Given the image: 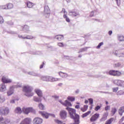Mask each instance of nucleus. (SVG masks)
<instances>
[{
	"label": "nucleus",
	"instance_id": "1",
	"mask_svg": "<svg viewBox=\"0 0 124 124\" xmlns=\"http://www.w3.org/2000/svg\"><path fill=\"white\" fill-rule=\"evenodd\" d=\"M33 88L30 85H25L23 87L22 91L24 93V95L28 97L33 96V92H32Z\"/></svg>",
	"mask_w": 124,
	"mask_h": 124
},
{
	"label": "nucleus",
	"instance_id": "2",
	"mask_svg": "<svg viewBox=\"0 0 124 124\" xmlns=\"http://www.w3.org/2000/svg\"><path fill=\"white\" fill-rule=\"evenodd\" d=\"M39 77L41 80L46 82H57L61 80V78H54L49 76H41V75H40Z\"/></svg>",
	"mask_w": 124,
	"mask_h": 124
},
{
	"label": "nucleus",
	"instance_id": "3",
	"mask_svg": "<svg viewBox=\"0 0 124 124\" xmlns=\"http://www.w3.org/2000/svg\"><path fill=\"white\" fill-rule=\"evenodd\" d=\"M108 74L112 76H117V77H119L122 75V72L117 70H110L108 72Z\"/></svg>",
	"mask_w": 124,
	"mask_h": 124
},
{
	"label": "nucleus",
	"instance_id": "4",
	"mask_svg": "<svg viewBox=\"0 0 124 124\" xmlns=\"http://www.w3.org/2000/svg\"><path fill=\"white\" fill-rule=\"evenodd\" d=\"M40 115H41L43 118H45V119H48L49 116H51L52 117H55V114L48 113L46 111H39Z\"/></svg>",
	"mask_w": 124,
	"mask_h": 124
},
{
	"label": "nucleus",
	"instance_id": "5",
	"mask_svg": "<svg viewBox=\"0 0 124 124\" xmlns=\"http://www.w3.org/2000/svg\"><path fill=\"white\" fill-rule=\"evenodd\" d=\"M113 83L116 86H119V87H124V81L121 79H115L113 80Z\"/></svg>",
	"mask_w": 124,
	"mask_h": 124
},
{
	"label": "nucleus",
	"instance_id": "6",
	"mask_svg": "<svg viewBox=\"0 0 124 124\" xmlns=\"http://www.w3.org/2000/svg\"><path fill=\"white\" fill-rule=\"evenodd\" d=\"M22 112L24 113V114H29V113H34V109L32 108H22Z\"/></svg>",
	"mask_w": 124,
	"mask_h": 124
},
{
	"label": "nucleus",
	"instance_id": "7",
	"mask_svg": "<svg viewBox=\"0 0 124 124\" xmlns=\"http://www.w3.org/2000/svg\"><path fill=\"white\" fill-rule=\"evenodd\" d=\"M62 13H63V17L64 18V19H65L66 22H67V23H69L70 22V19H69V17H68V16H67V12H66V11H65V9L63 8L62 9Z\"/></svg>",
	"mask_w": 124,
	"mask_h": 124
},
{
	"label": "nucleus",
	"instance_id": "8",
	"mask_svg": "<svg viewBox=\"0 0 124 124\" xmlns=\"http://www.w3.org/2000/svg\"><path fill=\"white\" fill-rule=\"evenodd\" d=\"M44 15L48 18L50 16V9L49 8V6L48 5H45L44 7Z\"/></svg>",
	"mask_w": 124,
	"mask_h": 124
},
{
	"label": "nucleus",
	"instance_id": "9",
	"mask_svg": "<svg viewBox=\"0 0 124 124\" xmlns=\"http://www.w3.org/2000/svg\"><path fill=\"white\" fill-rule=\"evenodd\" d=\"M43 119L39 117H36L33 120L32 123L33 124H42Z\"/></svg>",
	"mask_w": 124,
	"mask_h": 124
},
{
	"label": "nucleus",
	"instance_id": "10",
	"mask_svg": "<svg viewBox=\"0 0 124 124\" xmlns=\"http://www.w3.org/2000/svg\"><path fill=\"white\" fill-rule=\"evenodd\" d=\"M1 81L4 84H9L12 83V79L6 77H3L1 78Z\"/></svg>",
	"mask_w": 124,
	"mask_h": 124
},
{
	"label": "nucleus",
	"instance_id": "11",
	"mask_svg": "<svg viewBox=\"0 0 124 124\" xmlns=\"http://www.w3.org/2000/svg\"><path fill=\"white\" fill-rule=\"evenodd\" d=\"M9 112L10 110L8 108L0 109V115H7V114H9Z\"/></svg>",
	"mask_w": 124,
	"mask_h": 124
},
{
	"label": "nucleus",
	"instance_id": "12",
	"mask_svg": "<svg viewBox=\"0 0 124 124\" xmlns=\"http://www.w3.org/2000/svg\"><path fill=\"white\" fill-rule=\"evenodd\" d=\"M69 16H72V17H77L80 16L79 13L75 10L70 11L69 12Z\"/></svg>",
	"mask_w": 124,
	"mask_h": 124
},
{
	"label": "nucleus",
	"instance_id": "13",
	"mask_svg": "<svg viewBox=\"0 0 124 124\" xmlns=\"http://www.w3.org/2000/svg\"><path fill=\"white\" fill-rule=\"evenodd\" d=\"M31 119L30 118H26L22 120L19 124H31Z\"/></svg>",
	"mask_w": 124,
	"mask_h": 124
},
{
	"label": "nucleus",
	"instance_id": "14",
	"mask_svg": "<svg viewBox=\"0 0 124 124\" xmlns=\"http://www.w3.org/2000/svg\"><path fill=\"white\" fill-rule=\"evenodd\" d=\"M0 122L1 123V124H8L10 123V119L5 118L4 119L3 117H0Z\"/></svg>",
	"mask_w": 124,
	"mask_h": 124
},
{
	"label": "nucleus",
	"instance_id": "15",
	"mask_svg": "<svg viewBox=\"0 0 124 124\" xmlns=\"http://www.w3.org/2000/svg\"><path fill=\"white\" fill-rule=\"evenodd\" d=\"M34 92L37 94L39 97L40 98L43 96V93H42V91H41V90L36 88L34 90Z\"/></svg>",
	"mask_w": 124,
	"mask_h": 124
},
{
	"label": "nucleus",
	"instance_id": "16",
	"mask_svg": "<svg viewBox=\"0 0 124 124\" xmlns=\"http://www.w3.org/2000/svg\"><path fill=\"white\" fill-rule=\"evenodd\" d=\"M5 91H6V85L4 83H2L0 84V92L4 93Z\"/></svg>",
	"mask_w": 124,
	"mask_h": 124
},
{
	"label": "nucleus",
	"instance_id": "17",
	"mask_svg": "<svg viewBox=\"0 0 124 124\" xmlns=\"http://www.w3.org/2000/svg\"><path fill=\"white\" fill-rule=\"evenodd\" d=\"M99 118V114L95 113L90 119L91 122H95Z\"/></svg>",
	"mask_w": 124,
	"mask_h": 124
},
{
	"label": "nucleus",
	"instance_id": "18",
	"mask_svg": "<svg viewBox=\"0 0 124 124\" xmlns=\"http://www.w3.org/2000/svg\"><path fill=\"white\" fill-rule=\"evenodd\" d=\"M58 74L60 77L63 78L64 79H65V78H67V77H68V75L66 73L59 72H58Z\"/></svg>",
	"mask_w": 124,
	"mask_h": 124
},
{
	"label": "nucleus",
	"instance_id": "19",
	"mask_svg": "<svg viewBox=\"0 0 124 124\" xmlns=\"http://www.w3.org/2000/svg\"><path fill=\"white\" fill-rule=\"evenodd\" d=\"M60 115L62 119H65V118H66L67 113L65 110H61Z\"/></svg>",
	"mask_w": 124,
	"mask_h": 124
},
{
	"label": "nucleus",
	"instance_id": "20",
	"mask_svg": "<svg viewBox=\"0 0 124 124\" xmlns=\"http://www.w3.org/2000/svg\"><path fill=\"white\" fill-rule=\"evenodd\" d=\"M13 93H14V89L12 86H11L9 90L7 92V94L8 96H10V95H12Z\"/></svg>",
	"mask_w": 124,
	"mask_h": 124
},
{
	"label": "nucleus",
	"instance_id": "21",
	"mask_svg": "<svg viewBox=\"0 0 124 124\" xmlns=\"http://www.w3.org/2000/svg\"><path fill=\"white\" fill-rule=\"evenodd\" d=\"M97 14H98V10H94L90 13L89 17H93V16H95V15H97Z\"/></svg>",
	"mask_w": 124,
	"mask_h": 124
},
{
	"label": "nucleus",
	"instance_id": "22",
	"mask_svg": "<svg viewBox=\"0 0 124 124\" xmlns=\"http://www.w3.org/2000/svg\"><path fill=\"white\" fill-rule=\"evenodd\" d=\"M28 74L29 75H31L32 76H35L36 77H39L40 76V74H38L37 73H36L35 72L32 71V72H28Z\"/></svg>",
	"mask_w": 124,
	"mask_h": 124
},
{
	"label": "nucleus",
	"instance_id": "23",
	"mask_svg": "<svg viewBox=\"0 0 124 124\" xmlns=\"http://www.w3.org/2000/svg\"><path fill=\"white\" fill-rule=\"evenodd\" d=\"M21 31H25L26 32H29L30 31L28 25H25L24 27L21 26Z\"/></svg>",
	"mask_w": 124,
	"mask_h": 124
},
{
	"label": "nucleus",
	"instance_id": "24",
	"mask_svg": "<svg viewBox=\"0 0 124 124\" xmlns=\"http://www.w3.org/2000/svg\"><path fill=\"white\" fill-rule=\"evenodd\" d=\"M18 37L19 38H22L23 39H33V38H34V37H33L32 36H27L26 37H23V36L21 35H18Z\"/></svg>",
	"mask_w": 124,
	"mask_h": 124
},
{
	"label": "nucleus",
	"instance_id": "25",
	"mask_svg": "<svg viewBox=\"0 0 124 124\" xmlns=\"http://www.w3.org/2000/svg\"><path fill=\"white\" fill-rule=\"evenodd\" d=\"M54 38L57 39L59 41H62V40H63L64 37L63 35H57L54 37Z\"/></svg>",
	"mask_w": 124,
	"mask_h": 124
},
{
	"label": "nucleus",
	"instance_id": "26",
	"mask_svg": "<svg viewBox=\"0 0 124 124\" xmlns=\"http://www.w3.org/2000/svg\"><path fill=\"white\" fill-rule=\"evenodd\" d=\"M108 114L109 113L107 111L104 113L103 117L101 119V122H103V121H106V120H107V117H108Z\"/></svg>",
	"mask_w": 124,
	"mask_h": 124
},
{
	"label": "nucleus",
	"instance_id": "27",
	"mask_svg": "<svg viewBox=\"0 0 124 124\" xmlns=\"http://www.w3.org/2000/svg\"><path fill=\"white\" fill-rule=\"evenodd\" d=\"M117 56L119 58H124V49L120 50V53Z\"/></svg>",
	"mask_w": 124,
	"mask_h": 124
},
{
	"label": "nucleus",
	"instance_id": "28",
	"mask_svg": "<svg viewBox=\"0 0 124 124\" xmlns=\"http://www.w3.org/2000/svg\"><path fill=\"white\" fill-rule=\"evenodd\" d=\"M16 85H13L12 87L14 89H17L18 88H21L22 87V83L21 82H17Z\"/></svg>",
	"mask_w": 124,
	"mask_h": 124
},
{
	"label": "nucleus",
	"instance_id": "29",
	"mask_svg": "<svg viewBox=\"0 0 124 124\" xmlns=\"http://www.w3.org/2000/svg\"><path fill=\"white\" fill-rule=\"evenodd\" d=\"M63 106H65L66 107H68V106H72V105L70 102L68 101L67 100H66L63 104Z\"/></svg>",
	"mask_w": 124,
	"mask_h": 124
},
{
	"label": "nucleus",
	"instance_id": "30",
	"mask_svg": "<svg viewBox=\"0 0 124 124\" xmlns=\"http://www.w3.org/2000/svg\"><path fill=\"white\" fill-rule=\"evenodd\" d=\"M15 113L16 114H21L22 113V109L20 107H17L15 110Z\"/></svg>",
	"mask_w": 124,
	"mask_h": 124
},
{
	"label": "nucleus",
	"instance_id": "31",
	"mask_svg": "<svg viewBox=\"0 0 124 124\" xmlns=\"http://www.w3.org/2000/svg\"><path fill=\"white\" fill-rule=\"evenodd\" d=\"M124 112V106L120 108L119 110V114L121 116H123V113Z\"/></svg>",
	"mask_w": 124,
	"mask_h": 124
},
{
	"label": "nucleus",
	"instance_id": "32",
	"mask_svg": "<svg viewBox=\"0 0 124 124\" xmlns=\"http://www.w3.org/2000/svg\"><path fill=\"white\" fill-rule=\"evenodd\" d=\"M33 100L36 102H41V99H40V98H39L38 97L34 96L33 98Z\"/></svg>",
	"mask_w": 124,
	"mask_h": 124
},
{
	"label": "nucleus",
	"instance_id": "33",
	"mask_svg": "<svg viewBox=\"0 0 124 124\" xmlns=\"http://www.w3.org/2000/svg\"><path fill=\"white\" fill-rule=\"evenodd\" d=\"M88 105H84L83 108H80V110L82 112H86V111L88 110Z\"/></svg>",
	"mask_w": 124,
	"mask_h": 124
},
{
	"label": "nucleus",
	"instance_id": "34",
	"mask_svg": "<svg viewBox=\"0 0 124 124\" xmlns=\"http://www.w3.org/2000/svg\"><path fill=\"white\" fill-rule=\"evenodd\" d=\"M26 4L27 5V7H28V8H31V7H32V6H33V3L28 1L26 3Z\"/></svg>",
	"mask_w": 124,
	"mask_h": 124
},
{
	"label": "nucleus",
	"instance_id": "35",
	"mask_svg": "<svg viewBox=\"0 0 124 124\" xmlns=\"http://www.w3.org/2000/svg\"><path fill=\"white\" fill-rule=\"evenodd\" d=\"M118 39L119 41H124V37L122 35H118Z\"/></svg>",
	"mask_w": 124,
	"mask_h": 124
},
{
	"label": "nucleus",
	"instance_id": "36",
	"mask_svg": "<svg viewBox=\"0 0 124 124\" xmlns=\"http://www.w3.org/2000/svg\"><path fill=\"white\" fill-rule=\"evenodd\" d=\"M67 100H69V101L73 102L75 101V97L73 96H68L67 97Z\"/></svg>",
	"mask_w": 124,
	"mask_h": 124
},
{
	"label": "nucleus",
	"instance_id": "37",
	"mask_svg": "<svg viewBox=\"0 0 124 124\" xmlns=\"http://www.w3.org/2000/svg\"><path fill=\"white\" fill-rule=\"evenodd\" d=\"M7 5V9H11L13 8V4L12 3H8Z\"/></svg>",
	"mask_w": 124,
	"mask_h": 124
},
{
	"label": "nucleus",
	"instance_id": "38",
	"mask_svg": "<svg viewBox=\"0 0 124 124\" xmlns=\"http://www.w3.org/2000/svg\"><path fill=\"white\" fill-rule=\"evenodd\" d=\"M88 47H85L84 48H81L80 50L78 52V53H82V52H86L87 50H88Z\"/></svg>",
	"mask_w": 124,
	"mask_h": 124
},
{
	"label": "nucleus",
	"instance_id": "39",
	"mask_svg": "<svg viewBox=\"0 0 124 124\" xmlns=\"http://www.w3.org/2000/svg\"><path fill=\"white\" fill-rule=\"evenodd\" d=\"M117 112V108H111V113L112 114V115L114 116V114H116Z\"/></svg>",
	"mask_w": 124,
	"mask_h": 124
},
{
	"label": "nucleus",
	"instance_id": "40",
	"mask_svg": "<svg viewBox=\"0 0 124 124\" xmlns=\"http://www.w3.org/2000/svg\"><path fill=\"white\" fill-rule=\"evenodd\" d=\"M0 9H2L3 10H7V6L6 5H0Z\"/></svg>",
	"mask_w": 124,
	"mask_h": 124
},
{
	"label": "nucleus",
	"instance_id": "41",
	"mask_svg": "<svg viewBox=\"0 0 124 124\" xmlns=\"http://www.w3.org/2000/svg\"><path fill=\"white\" fill-rule=\"evenodd\" d=\"M91 111H89L87 112L84 113L82 115V118H86V117H87V116H89V115H90V114H91Z\"/></svg>",
	"mask_w": 124,
	"mask_h": 124
},
{
	"label": "nucleus",
	"instance_id": "42",
	"mask_svg": "<svg viewBox=\"0 0 124 124\" xmlns=\"http://www.w3.org/2000/svg\"><path fill=\"white\" fill-rule=\"evenodd\" d=\"M16 100L17 101H18V100H19L18 99H12L10 100V103H11V104H15V101H16Z\"/></svg>",
	"mask_w": 124,
	"mask_h": 124
},
{
	"label": "nucleus",
	"instance_id": "43",
	"mask_svg": "<svg viewBox=\"0 0 124 124\" xmlns=\"http://www.w3.org/2000/svg\"><path fill=\"white\" fill-rule=\"evenodd\" d=\"M121 65H122V63H121L120 62L114 64V67H120Z\"/></svg>",
	"mask_w": 124,
	"mask_h": 124
},
{
	"label": "nucleus",
	"instance_id": "44",
	"mask_svg": "<svg viewBox=\"0 0 124 124\" xmlns=\"http://www.w3.org/2000/svg\"><path fill=\"white\" fill-rule=\"evenodd\" d=\"M104 44V43L103 42L100 43L98 44V45L96 47V49H100V47H101V46H102Z\"/></svg>",
	"mask_w": 124,
	"mask_h": 124
},
{
	"label": "nucleus",
	"instance_id": "45",
	"mask_svg": "<svg viewBox=\"0 0 124 124\" xmlns=\"http://www.w3.org/2000/svg\"><path fill=\"white\" fill-rule=\"evenodd\" d=\"M57 45L59 46V47H64V44H63V43H58Z\"/></svg>",
	"mask_w": 124,
	"mask_h": 124
},
{
	"label": "nucleus",
	"instance_id": "46",
	"mask_svg": "<svg viewBox=\"0 0 124 124\" xmlns=\"http://www.w3.org/2000/svg\"><path fill=\"white\" fill-rule=\"evenodd\" d=\"M39 108L41 109V110H44V105H43L42 104H39Z\"/></svg>",
	"mask_w": 124,
	"mask_h": 124
},
{
	"label": "nucleus",
	"instance_id": "47",
	"mask_svg": "<svg viewBox=\"0 0 124 124\" xmlns=\"http://www.w3.org/2000/svg\"><path fill=\"white\" fill-rule=\"evenodd\" d=\"M112 121L113 118L110 119L106 122L105 124H111L112 123Z\"/></svg>",
	"mask_w": 124,
	"mask_h": 124
},
{
	"label": "nucleus",
	"instance_id": "48",
	"mask_svg": "<svg viewBox=\"0 0 124 124\" xmlns=\"http://www.w3.org/2000/svg\"><path fill=\"white\" fill-rule=\"evenodd\" d=\"M4 22V20L3 19V17L0 15V24H3Z\"/></svg>",
	"mask_w": 124,
	"mask_h": 124
},
{
	"label": "nucleus",
	"instance_id": "49",
	"mask_svg": "<svg viewBox=\"0 0 124 124\" xmlns=\"http://www.w3.org/2000/svg\"><path fill=\"white\" fill-rule=\"evenodd\" d=\"M4 101H5V98L0 95V102H4Z\"/></svg>",
	"mask_w": 124,
	"mask_h": 124
},
{
	"label": "nucleus",
	"instance_id": "50",
	"mask_svg": "<svg viewBox=\"0 0 124 124\" xmlns=\"http://www.w3.org/2000/svg\"><path fill=\"white\" fill-rule=\"evenodd\" d=\"M55 122L58 124H62V122L59 120H55Z\"/></svg>",
	"mask_w": 124,
	"mask_h": 124
},
{
	"label": "nucleus",
	"instance_id": "51",
	"mask_svg": "<svg viewBox=\"0 0 124 124\" xmlns=\"http://www.w3.org/2000/svg\"><path fill=\"white\" fill-rule=\"evenodd\" d=\"M113 93H117L119 90V88L116 87L112 89Z\"/></svg>",
	"mask_w": 124,
	"mask_h": 124
},
{
	"label": "nucleus",
	"instance_id": "52",
	"mask_svg": "<svg viewBox=\"0 0 124 124\" xmlns=\"http://www.w3.org/2000/svg\"><path fill=\"white\" fill-rule=\"evenodd\" d=\"M115 1H116L118 6L121 5V0H115Z\"/></svg>",
	"mask_w": 124,
	"mask_h": 124
},
{
	"label": "nucleus",
	"instance_id": "53",
	"mask_svg": "<svg viewBox=\"0 0 124 124\" xmlns=\"http://www.w3.org/2000/svg\"><path fill=\"white\" fill-rule=\"evenodd\" d=\"M88 100L89 101V103L90 104H93V98H89V99H88Z\"/></svg>",
	"mask_w": 124,
	"mask_h": 124
},
{
	"label": "nucleus",
	"instance_id": "54",
	"mask_svg": "<svg viewBox=\"0 0 124 124\" xmlns=\"http://www.w3.org/2000/svg\"><path fill=\"white\" fill-rule=\"evenodd\" d=\"M100 108H101V106H97L95 108V111H98V110H99V109H100Z\"/></svg>",
	"mask_w": 124,
	"mask_h": 124
},
{
	"label": "nucleus",
	"instance_id": "55",
	"mask_svg": "<svg viewBox=\"0 0 124 124\" xmlns=\"http://www.w3.org/2000/svg\"><path fill=\"white\" fill-rule=\"evenodd\" d=\"M105 110L106 111H108V110H110V106H107L105 108Z\"/></svg>",
	"mask_w": 124,
	"mask_h": 124
},
{
	"label": "nucleus",
	"instance_id": "56",
	"mask_svg": "<svg viewBox=\"0 0 124 124\" xmlns=\"http://www.w3.org/2000/svg\"><path fill=\"white\" fill-rule=\"evenodd\" d=\"M75 93H76V94H78V93H80V90L79 89H77L75 91Z\"/></svg>",
	"mask_w": 124,
	"mask_h": 124
},
{
	"label": "nucleus",
	"instance_id": "57",
	"mask_svg": "<svg viewBox=\"0 0 124 124\" xmlns=\"http://www.w3.org/2000/svg\"><path fill=\"white\" fill-rule=\"evenodd\" d=\"M10 34H15L16 33L13 31H10L8 32Z\"/></svg>",
	"mask_w": 124,
	"mask_h": 124
},
{
	"label": "nucleus",
	"instance_id": "58",
	"mask_svg": "<svg viewBox=\"0 0 124 124\" xmlns=\"http://www.w3.org/2000/svg\"><path fill=\"white\" fill-rule=\"evenodd\" d=\"M44 66V62H43V63L40 66V69H41V68H43Z\"/></svg>",
	"mask_w": 124,
	"mask_h": 124
},
{
	"label": "nucleus",
	"instance_id": "59",
	"mask_svg": "<svg viewBox=\"0 0 124 124\" xmlns=\"http://www.w3.org/2000/svg\"><path fill=\"white\" fill-rule=\"evenodd\" d=\"M93 20H94V21H96V22H100V20L97 18H93Z\"/></svg>",
	"mask_w": 124,
	"mask_h": 124
},
{
	"label": "nucleus",
	"instance_id": "60",
	"mask_svg": "<svg viewBox=\"0 0 124 124\" xmlns=\"http://www.w3.org/2000/svg\"><path fill=\"white\" fill-rule=\"evenodd\" d=\"M20 121H21V119L18 118L16 120V123H20Z\"/></svg>",
	"mask_w": 124,
	"mask_h": 124
},
{
	"label": "nucleus",
	"instance_id": "61",
	"mask_svg": "<svg viewBox=\"0 0 124 124\" xmlns=\"http://www.w3.org/2000/svg\"><path fill=\"white\" fill-rule=\"evenodd\" d=\"M112 33H113V31H108V34L109 35H112Z\"/></svg>",
	"mask_w": 124,
	"mask_h": 124
},
{
	"label": "nucleus",
	"instance_id": "62",
	"mask_svg": "<svg viewBox=\"0 0 124 124\" xmlns=\"http://www.w3.org/2000/svg\"><path fill=\"white\" fill-rule=\"evenodd\" d=\"M75 108H76V109H79L80 108V106L77 105L75 106Z\"/></svg>",
	"mask_w": 124,
	"mask_h": 124
},
{
	"label": "nucleus",
	"instance_id": "63",
	"mask_svg": "<svg viewBox=\"0 0 124 124\" xmlns=\"http://www.w3.org/2000/svg\"><path fill=\"white\" fill-rule=\"evenodd\" d=\"M52 97H53V98L57 99V98H59V96L53 95V96H52Z\"/></svg>",
	"mask_w": 124,
	"mask_h": 124
},
{
	"label": "nucleus",
	"instance_id": "64",
	"mask_svg": "<svg viewBox=\"0 0 124 124\" xmlns=\"http://www.w3.org/2000/svg\"><path fill=\"white\" fill-rule=\"evenodd\" d=\"M119 93L120 94H123L124 93V92H123V91H120L119 92Z\"/></svg>",
	"mask_w": 124,
	"mask_h": 124
}]
</instances>
